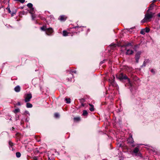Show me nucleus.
I'll return each mask as SVG.
<instances>
[{"mask_svg": "<svg viewBox=\"0 0 160 160\" xmlns=\"http://www.w3.org/2000/svg\"><path fill=\"white\" fill-rule=\"evenodd\" d=\"M17 105L20 106L21 105L20 102H18Z\"/></svg>", "mask_w": 160, "mask_h": 160, "instance_id": "e433bc0d", "label": "nucleus"}, {"mask_svg": "<svg viewBox=\"0 0 160 160\" xmlns=\"http://www.w3.org/2000/svg\"><path fill=\"white\" fill-rule=\"evenodd\" d=\"M156 1H157V0H154L153 1V3H154V2H156Z\"/></svg>", "mask_w": 160, "mask_h": 160, "instance_id": "ea45409f", "label": "nucleus"}, {"mask_svg": "<svg viewBox=\"0 0 160 160\" xmlns=\"http://www.w3.org/2000/svg\"><path fill=\"white\" fill-rule=\"evenodd\" d=\"M53 32V29L51 28H47L46 31V34L48 35H50L52 34V33Z\"/></svg>", "mask_w": 160, "mask_h": 160, "instance_id": "1a4fd4ad", "label": "nucleus"}, {"mask_svg": "<svg viewBox=\"0 0 160 160\" xmlns=\"http://www.w3.org/2000/svg\"><path fill=\"white\" fill-rule=\"evenodd\" d=\"M112 78H112L111 80L110 79H109V82L111 84H113L114 82V76H112Z\"/></svg>", "mask_w": 160, "mask_h": 160, "instance_id": "f3484780", "label": "nucleus"}, {"mask_svg": "<svg viewBox=\"0 0 160 160\" xmlns=\"http://www.w3.org/2000/svg\"><path fill=\"white\" fill-rule=\"evenodd\" d=\"M35 138L38 142H39L41 141L40 138L39 136H35Z\"/></svg>", "mask_w": 160, "mask_h": 160, "instance_id": "aec40b11", "label": "nucleus"}, {"mask_svg": "<svg viewBox=\"0 0 160 160\" xmlns=\"http://www.w3.org/2000/svg\"><path fill=\"white\" fill-rule=\"evenodd\" d=\"M47 28L46 26H43L41 27L40 29L42 31H46Z\"/></svg>", "mask_w": 160, "mask_h": 160, "instance_id": "4be33fe9", "label": "nucleus"}, {"mask_svg": "<svg viewBox=\"0 0 160 160\" xmlns=\"http://www.w3.org/2000/svg\"><path fill=\"white\" fill-rule=\"evenodd\" d=\"M12 128V130H14V128L13 127Z\"/></svg>", "mask_w": 160, "mask_h": 160, "instance_id": "a19ab883", "label": "nucleus"}, {"mask_svg": "<svg viewBox=\"0 0 160 160\" xmlns=\"http://www.w3.org/2000/svg\"><path fill=\"white\" fill-rule=\"evenodd\" d=\"M151 71L152 72H153V73H154V70L153 69H152L151 70Z\"/></svg>", "mask_w": 160, "mask_h": 160, "instance_id": "4c0bfd02", "label": "nucleus"}, {"mask_svg": "<svg viewBox=\"0 0 160 160\" xmlns=\"http://www.w3.org/2000/svg\"><path fill=\"white\" fill-rule=\"evenodd\" d=\"M158 17H160V13H159L158 14Z\"/></svg>", "mask_w": 160, "mask_h": 160, "instance_id": "58836bf2", "label": "nucleus"}, {"mask_svg": "<svg viewBox=\"0 0 160 160\" xmlns=\"http://www.w3.org/2000/svg\"><path fill=\"white\" fill-rule=\"evenodd\" d=\"M145 31L144 29L140 31V33L142 34H145Z\"/></svg>", "mask_w": 160, "mask_h": 160, "instance_id": "473e14b6", "label": "nucleus"}, {"mask_svg": "<svg viewBox=\"0 0 160 160\" xmlns=\"http://www.w3.org/2000/svg\"><path fill=\"white\" fill-rule=\"evenodd\" d=\"M82 105L83 106H84V105L83 104H82Z\"/></svg>", "mask_w": 160, "mask_h": 160, "instance_id": "37998d69", "label": "nucleus"}, {"mask_svg": "<svg viewBox=\"0 0 160 160\" xmlns=\"http://www.w3.org/2000/svg\"><path fill=\"white\" fill-rule=\"evenodd\" d=\"M118 45L117 44H116L115 43H112L111 45V46L112 47H113L115 48Z\"/></svg>", "mask_w": 160, "mask_h": 160, "instance_id": "72a5a7b5", "label": "nucleus"}, {"mask_svg": "<svg viewBox=\"0 0 160 160\" xmlns=\"http://www.w3.org/2000/svg\"><path fill=\"white\" fill-rule=\"evenodd\" d=\"M15 136H16V138L17 139H19L20 138V137H21V134L20 133H16V134Z\"/></svg>", "mask_w": 160, "mask_h": 160, "instance_id": "412c9836", "label": "nucleus"}, {"mask_svg": "<svg viewBox=\"0 0 160 160\" xmlns=\"http://www.w3.org/2000/svg\"><path fill=\"white\" fill-rule=\"evenodd\" d=\"M89 105L91 107L89 108V110H90V111H94V109L93 106L92 105L90 104H89Z\"/></svg>", "mask_w": 160, "mask_h": 160, "instance_id": "6ab92c4d", "label": "nucleus"}, {"mask_svg": "<svg viewBox=\"0 0 160 160\" xmlns=\"http://www.w3.org/2000/svg\"><path fill=\"white\" fill-rule=\"evenodd\" d=\"M20 111V110L18 108L16 109L14 111V112L15 113H17Z\"/></svg>", "mask_w": 160, "mask_h": 160, "instance_id": "2f4dec72", "label": "nucleus"}, {"mask_svg": "<svg viewBox=\"0 0 160 160\" xmlns=\"http://www.w3.org/2000/svg\"><path fill=\"white\" fill-rule=\"evenodd\" d=\"M127 141L128 143H132L134 142L132 136H130L128 139Z\"/></svg>", "mask_w": 160, "mask_h": 160, "instance_id": "f8f14e48", "label": "nucleus"}, {"mask_svg": "<svg viewBox=\"0 0 160 160\" xmlns=\"http://www.w3.org/2000/svg\"><path fill=\"white\" fill-rule=\"evenodd\" d=\"M139 147H137L134 149L133 152L136 154V155H138L140 157H141L142 156L140 152H139Z\"/></svg>", "mask_w": 160, "mask_h": 160, "instance_id": "6e6552de", "label": "nucleus"}, {"mask_svg": "<svg viewBox=\"0 0 160 160\" xmlns=\"http://www.w3.org/2000/svg\"><path fill=\"white\" fill-rule=\"evenodd\" d=\"M14 90L17 92H19L20 91V87L19 86H17L14 89Z\"/></svg>", "mask_w": 160, "mask_h": 160, "instance_id": "2eb2a0df", "label": "nucleus"}, {"mask_svg": "<svg viewBox=\"0 0 160 160\" xmlns=\"http://www.w3.org/2000/svg\"><path fill=\"white\" fill-rule=\"evenodd\" d=\"M27 6L30 8H32V4L31 3H29L27 4Z\"/></svg>", "mask_w": 160, "mask_h": 160, "instance_id": "c85d7f7f", "label": "nucleus"}, {"mask_svg": "<svg viewBox=\"0 0 160 160\" xmlns=\"http://www.w3.org/2000/svg\"><path fill=\"white\" fill-rule=\"evenodd\" d=\"M67 17L66 16L62 15L59 17L58 19L61 21H64L67 19Z\"/></svg>", "mask_w": 160, "mask_h": 160, "instance_id": "9b49d317", "label": "nucleus"}, {"mask_svg": "<svg viewBox=\"0 0 160 160\" xmlns=\"http://www.w3.org/2000/svg\"><path fill=\"white\" fill-rule=\"evenodd\" d=\"M6 9L8 10V12L9 13H11V16H13L14 14H15V13H14V12H13V13H11V11L10 10V9L9 8L7 7L6 8Z\"/></svg>", "mask_w": 160, "mask_h": 160, "instance_id": "a211bd4d", "label": "nucleus"}, {"mask_svg": "<svg viewBox=\"0 0 160 160\" xmlns=\"http://www.w3.org/2000/svg\"><path fill=\"white\" fill-rule=\"evenodd\" d=\"M116 76L117 78L120 80L124 79H127L128 82H130V79L128 78L126 75L122 73H118L116 75Z\"/></svg>", "mask_w": 160, "mask_h": 160, "instance_id": "7ed1b4c3", "label": "nucleus"}, {"mask_svg": "<svg viewBox=\"0 0 160 160\" xmlns=\"http://www.w3.org/2000/svg\"><path fill=\"white\" fill-rule=\"evenodd\" d=\"M77 72L76 70H67V73L68 74V81H71L72 78L73 77V75L72 74V73H76Z\"/></svg>", "mask_w": 160, "mask_h": 160, "instance_id": "20e7f679", "label": "nucleus"}, {"mask_svg": "<svg viewBox=\"0 0 160 160\" xmlns=\"http://www.w3.org/2000/svg\"><path fill=\"white\" fill-rule=\"evenodd\" d=\"M25 101V102H28L30 101L32 98V95L31 93H28L25 94L24 96Z\"/></svg>", "mask_w": 160, "mask_h": 160, "instance_id": "39448f33", "label": "nucleus"}, {"mask_svg": "<svg viewBox=\"0 0 160 160\" xmlns=\"http://www.w3.org/2000/svg\"><path fill=\"white\" fill-rule=\"evenodd\" d=\"M141 52H138L136 54L135 56V59L136 62L138 63L139 62V59L140 57Z\"/></svg>", "mask_w": 160, "mask_h": 160, "instance_id": "9d476101", "label": "nucleus"}, {"mask_svg": "<svg viewBox=\"0 0 160 160\" xmlns=\"http://www.w3.org/2000/svg\"><path fill=\"white\" fill-rule=\"evenodd\" d=\"M154 14L152 12H147L145 14L144 18L141 21L142 23L147 22L150 21L151 19Z\"/></svg>", "mask_w": 160, "mask_h": 160, "instance_id": "f03ea898", "label": "nucleus"}, {"mask_svg": "<svg viewBox=\"0 0 160 160\" xmlns=\"http://www.w3.org/2000/svg\"><path fill=\"white\" fill-rule=\"evenodd\" d=\"M76 29L77 32H80L81 31H82L86 29V28L84 26H76Z\"/></svg>", "mask_w": 160, "mask_h": 160, "instance_id": "0eeeda50", "label": "nucleus"}, {"mask_svg": "<svg viewBox=\"0 0 160 160\" xmlns=\"http://www.w3.org/2000/svg\"><path fill=\"white\" fill-rule=\"evenodd\" d=\"M32 20H34L35 18V16L33 14H32Z\"/></svg>", "mask_w": 160, "mask_h": 160, "instance_id": "f704fd0d", "label": "nucleus"}, {"mask_svg": "<svg viewBox=\"0 0 160 160\" xmlns=\"http://www.w3.org/2000/svg\"><path fill=\"white\" fill-rule=\"evenodd\" d=\"M65 101H66V102L67 103H70L71 99L70 98H65Z\"/></svg>", "mask_w": 160, "mask_h": 160, "instance_id": "393cba45", "label": "nucleus"}, {"mask_svg": "<svg viewBox=\"0 0 160 160\" xmlns=\"http://www.w3.org/2000/svg\"><path fill=\"white\" fill-rule=\"evenodd\" d=\"M54 116L56 118H59V113L57 112L55 113L54 114Z\"/></svg>", "mask_w": 160, "mask_h": 160, "instance_id": "a878e982", "label": "nucleus"}, {"mask_svg": "<svg viewBox=\"0 0 160 160\" xmlns=\"http://www.w3.org/2000/svg\"><path fill=\"white\" fill-rule=\"evenodd\" d=\"M122 47L126 50V54L128 55H132L134 53V51L132 49L133 48V45L132 43L127 42L125 43Z\"/></svg>", "mask_w": 160, "mask_h": 160, "instance_id": "f257e3e1", "label": "nucleus"}, {"mask_svg": "<svg viewBox=\"0 0 160 160\" xmlns=\"http://www.w3.org/2000/svg\"><path fill=\"white\" fill-rule=\"evenodd\" d=\"M136 46H135V47Z\"/></svg>", "mask_w": 160, "mask_h": 160, "instance_id": "c03bdc74", "label": "nucleus"}, {"mask_svg": "<svg viewBox=\"0 0 160 160\" xmlns=\"http://www.w3.org/2000/svg\"><path fill=\"white\" fill-rule=\"evenodd\" d=\"M34 8H30V11L29 12L33 14L34 12Z\"/></svg>", "mask_w": 160, "mask_h": 160, "instance_id": "c756f323", "label": "nucleus"}, {"mask_svg": "<svg viewBox=\"0 0 160 160\" xmlns=\"http://www.w3.org/2000/svg\"><path fill=\"white\" fill-rule=\"evenodd\" d=\"M74 122H78L80 121L81 118L80 117H75L73 118Z\"/></svg>", "mask_w": 160, "mask_h": 160, "instance_id": "dca6fc26", "label": "nucleus"}, {"mask_svg": "<svg viewBox=\"0 0 160 160\" xmlns=\"http://www.w3.org/2000/svg\"><path fill=\"white\" fill-rule=\"evenodd\" d=\"M8 144L10 147H12L14 145L13 143L11 140H9V141Z\"/></svg>", "mask_w": 160, "mask_h": 160, "instance_id": "b1692460", "label": "nucleus"}, {"mask_svg": "<svg viewBox=\"0 0 160 160\" xmlns=\"http://www.w3.org/2000/svg\"><path fill=\"white\" fill-rule=\"evenodd\" d=\"M154 5L153 4V3L151 4L149 7L148 8V9L147 11V12H150L149 11L153 9Z\"/></svg>", "mask_w": 160, "mask_h": 160, "instance_id": "ddd939ff", "label": "nucleus"}, {"mask_svg": "<svg viewBox=\"0 0 160 160\" xmlns=\"http://www.w3.org/2000/svg\"><path fill=\"white\" fill-rule=\"evenodd\" d=\"M26 107L28 108H31L32 107V105L31 103L27 102L26 104Z\"/></svg>", "mask_w": 160, "mask_h": 160, "instance_id": "5701e85b", "label": "nucleus"}, {"mask_svg": "<svg viewBox=\"0 0 160 160\" xmlns=\"http://www.w3.org/2000/svg\"><path fill=\"white\" fill-rule=\"evenodd\" d=\"M39 17L42 20H46V19L45 18L42 17H41V16H39Z\"/></svg>", "mask_w": 160, "mask_h": 160, "instance_id": "c9c22d12", "label": "nucleus"}, {"mask_svg": "<svg viewBox=\"0 0 160 160\" xmlns=\"http://www.w3.org/2000/svg\"><path fill=\"white\" fill-rule=\"evenodd\" d=\"M12 150L13 151L14 150V148H12Z\"/></svg>", "mask_w": 160, "mask_h": 160, "instance_id": "79ce46f5", "label": "nucleus"}, {"mask_svg": "<svg viewBox=\"0 0 160 160\" xmlns=\"http://www.w3.org/2000/svg\"><path fill=\"white\" fill-rule=\"evenodd\" d=\"M16 156L17 158H19L21 157V154L19 152H17L16 153Z\"/></svg>", "mask_w": 160, "mask_h": 160, "instance_id": "bb28decb", "label": "nucleus"}, {"mask_svg": "<svg viewBox=\"0 0 160 160\" xmlns=\"http://www.w3.org/2000/svg\"><path fill=\"white\" fill-rule=\"evenodd\" d=\"M88 113L87 111L84 110L83 112V115L84 116H86L87 115Z\"/></svg>", "mask_w": 160, "mask_h": 160, "instance_id": "cd10ccee", "label": "nucleus"}, {"mask_svg": "<svg viewBox=\"0 0 160 160\" xmlns=\"http://www.w3.org/2000/svg\"><path fill=\"white\" fill-rule=\"evenodd\" d=\"M63 33V35L64 36H66L69 35V34L70 33V32H68L67 31L64 30L62 32Z\"/></svg>", "mask_w": 160, "mask_h": 160, "instance_id": "4468645a", "label": "nucleus"}, {"mask_svg": "<svg viewBox=\"0 0 160 160\" xmlns=\"http://www.w3.org/2000/svg\"><path fill=\"white\" fill-rule=\"evenodd\" d=\"M68 31L70 32V34H72L71 35L72 36L73 35H75L77 33V32L76 29L75 27L70 28L68 29Z\"/></svg>", "mask_w": 160, "mask_h": 160, "instance_id": "423d86ee", "label": "nucleus"}, {"mask_svg": "<svg viewBox=\"0 0 160 160\" xmlns=\"http://www.w3.org/2000/svg\"><path fill=\"white\" fill-rule=\"evenodd\" d=\"M144 30L145 32H149L150 30L149 28L147 27Z\"/></svg>", "mask_w": 160, "mask_h": 160, "instance_id": "7c9ffc66", "label": "nucleus"}]
</instances>
